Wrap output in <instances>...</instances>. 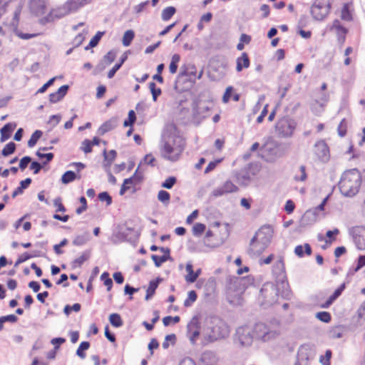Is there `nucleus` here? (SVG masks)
<instances>
[{"label":"nucleus","instance_id":"1","mask_svg":"<svg viewBox=\"0 0 365 365\" xmlns=\"http://www.w3.org/2000/svg\"><path fill=\"white\" fill-rule=\"evenodd\" d=\"M185 140L173 124L165 126L162 134L160 149L162 157L169 161L178 160L185 149Z\"/></svg>","mask_w":365,"mask_h":365},{"label":"nucleus","instance_id":"2","mask_svg":"<svg viewBox=\"0 0 365 365\" xmlns=\"http://www.w3.org/2000/svg\"><path fill=\"white\" fill-rule=\"evenodd\" d=\"M361 180V174L357 169L346 170L342 174L339 182L341 193L345 197L355 196L359 191Z\"/></svg>","mask_w":365,"mask_h":365},{"label":"nucleus","instance_id":"3","mask_svg":"<svg viewBox=\"0 0 365 365\" xmlns=\"http://www.w3.org/2000/svg\"><path fill=\"white\" fill-rule=\"evenodd\" d=\"M91 0H68L61 8L53 10L45 18L46 22L53 21L54 19H60L71 12H75L82 6L88 4Z\"/></svg>","mask_w":365,"mask_h":365},{"label":"nucleus","instance_id":"4","mask_svg":"<svg viewBox=\"0 0 365 365\" xmlns=\"http://www.w3.org/2000/svg\"><path fill=\"white\" fill-rule=\"evenodd\" d=\"M261 155L267 162H274L285 153V148L274 140L267 142L260 150Z\"/></svg>","mask_w":365,"mask_h":365},{"label":"nucleus","instance_id":"5","mask_svg":"<svg viewBox=\"0 0 365 365\" xmlns=\"http://www.w3.org/2000/svg\"><path fill=\"white\" fill-rule=\"evenodd\" d=\"M253 333L257 339L264 342L273 340L279 335L278 329L264 323L256 324L253 328Z\"/></svg>","mask_w":365,"mask_h":365},{"label":"nucleus","instance_id":"6","mask_svg":"<svg viewBox=\"0 0 365 365\" xmlns=\"http://www.w3.org/2000/svg\"><path fill=\"white\" fill-rule=\"evenodd\" d=\"M212 324V326L207 329V337L210 341H216L229 336L230 328L225 322L215 319Z\"/></svg>","mask_w":365,"mask_h":365},{"label":"nucleus","instance_id":"7","mask_svg":"<svg viewBox=\"0 0 365 365\" xmlns=\"http://www.w3.org/2000/svg\"><path fill=\"white\" fill-rule=\"evenodd\" d=\"M297 127L296 121L289 117H283L275 125V130L280 138L292 137Z\"/></svg>","mask_w":365,"mask_h":365},{"label":"nucleus","instance_id":"8","mask_svg":"<svg viewBox=\"0 0 365 365\" xmlns=\"http://www.w3.org/2000/svg\"><path fill=\"white\" fill-rule=\"evenodd\" d=\"M332 0H315L311 6L310 12L317 21L324 20L329 14Z\"/></svg>","mask_w":365,"mask_h":365},{"label":"nucleus","instance_id":"9","mask_svg":"<svg viewBox=\"0 0 365 365\" xmlns=\"http://www.w3.org/2000/svg\"><path fill=\"white\" fill-rule=\"evenodd\" d=\"M237 340L244 346H249L252 344L255 337L253 329L248 326L239 327L236 331Z\"/></svg>","mask_w":365,"mask_h":365},{"label":"nucleus","instance_id":"10","mask_svg":"<svg viewBox=\"0 0 365 365\" xmlns=\"http://www.w3.org/2000/svg\"><path fill=\"white\" fill-rule=\"evenodd\" d=\"M314 356V349L309 345H302L298 350L297 361L295 365H309V362Z\"/></svg>","mask_w":365,"mask_h":365},{"label":"nucleus","instance_id":"11","mask_svg":"<svg viewBox=\"0 0 365 365\" xmlns=\"http://www.w3.org/2000/svg\"><path fill=\"white\" fill-rule=\"evenodd\" d=\"M238 190V187L235 184L227 180L223 184L215 188L211 195L215 197H218L230 193L237 192Z\"/></svg>","mask_w":365,"mask_h":365},{"label":"nucleus","instance_id":"12","mask_svg":"<svg viewBox=\"0 0 365 365\" xmlns=\"http://www.w3.org/2000/svg\"><path fill=\"white\" fill-rule=\"evenodd\" d=\"M200 322L197 317H192L187 326V335L190 342L194 344L200 335Z\"/></svg>","mask_w":365,"mask_h":365},{"label":"nucleus","instance_id":"13","mask_svg":"<svg viewBox=\"0 0 365 365\" xmlns=\"http://www.w3.org/2000/svg\"><path fill=\"white\" fill-rule=\"evenodd\" d=\"M260 293L265 302L268 304H272L277 301V290L273 284L263 285Z\"/></svg>","mask_w":365,"mask_h":365},{"label":"nucleus","instance_id":"14","mask_svg":"<svg viewBox=\"0 0 365 365\" xmlns=\"http://www.w3.org/2000/svg\"><path fill=\"white\" fill-rule=\"evenodd\" d=\"M272 235L273 230L272 227L269 225H264L256 232L253 237L269 246L271 242Z\"/></svg>","mask_w":365,"mask_h":365},{"label":"nucleus","instance_id":"15","mask_svg":"<svg viewBox=\"0 0 365 365\" xmlns=\"http://www.w3.org/2000/svg\"><path fill=\"white\" fill-rule=\"evenodd\" d=\"M354 243L359 250H365V227H356L351 231Z\"/></svg>","mask_w":365,"mask_h":365},{"label":"nucleus","instance_id":"16","mask_svg":"<svg viewBox=\"0 0 365 365\" xmlns=\"http://www.w3.org/2000/svg\"><path fill=\"white\" fill-rule=\"evenodd\" d=\"M267 247L268 246L263 242H261L260 241L255 240V237H252L250 243L248 254L252 257H258L267 248Z\"/></svg>","mask_w":365,"mask_h":365},{"label":"nucleus","instance_id":"17","mask_svg":"<svg viewBox=\"0 0 365 365\" xmlns=\"http://www.w3.org/2000/svg\"><path fill=\"white\" fill-rule=\"evenodd\" d=\"M315 154L322 162H327L329 159V149L324 140H320L315 144Z\"/></svg>","mask_w":365,"mask_h":365},{"label":"nucleus","instance_id":"18","mask_svg":"<svg viewBox=\"0 0 365 365\" xmlns=\"http://www.w3.org/2000/svg\"><path fill=\"white\" fill-rule=\"evenodd\" d=\"M330 30L336 33L339 42L341 44L344 43L347 29L341 25L340 21L334 20Z\"/></svg>","mask_w":365,"mask_h":365},{"label":"nucleus","instance_id":"19","mask_svg":"<svg viewBox=\"0 0 365 365\" xmlns=\"http://www.w3.org/2000/svg\"><path fill=\"white\" fill-rule=\"evenodd\" d=\"M46 0H31V11L36 16L43 15L46 10Z\"/></svg>","mask_w":365,"mask_h":365},{"label":"nucleus","instance_id":"20","mask_svg":"<svg viewBox=\"0 0 365 365\" xmlns=\"http://www.w3.org/2000/svg\"><path fill=\"white\" fill-rule=\"evenodd\" d=\"M203 71L201 70L199 74L197 76V68L193 64H188L185 68H182V70L180 73V76H185L190 77V79L192 78H195L197 79H200L202 76Z\"/></svg>","mask_w":365,"mask_h":365},{"label":"nucleus","instance_id":"21","mask_svg":"<svg viewBox=\"0 0 365 365\" xmlns=\"http://www.w3.org/2000/svg\"><path fill=\"white\" fill-rule=\"evenodd\" d=\"M327 202V198L324 199V200L322 202V203L318 205L317 207H315L313 210L307 211L304 216L302 220H306L307 219L311 220L313 222H315L317 220V215L319 211H323L324 210V206Z\"/></svg>","mask_w":365,"mask_h":365},{"label":"nucleus","instance_id":"22","mask_svg":"<svg viewBox=\"0 0 365 365\" xmlns=\"http://www.w3.org/2000/svg\"><path fill=\"white\" fill-rule=\"evenodd\" d=\"M68 90V86L63 85L61 86L56 92L52 93L49 95V101L51 103H57L61 101L66 94Z\"/></svg>","mask_w":365,"mask_h":365},{"label":"nucleus","instance_id":"23","mask_svg":"<svg viewBox=\"0 0 365 365\" xmlns=\"http://www.w3.org/2000/svg\"><path fill=\"white\" fill-rule=\"evenodd\" d=\"M116 57V51L111 50L108 52L103 57V61L98 65L97 68L102 71L105 68L113 63Z\"/></svg>","mask_w":365,"mask_h":365},{"label":"nucleus","instance_id":"24","mask_svg":"<svg viewBox=\"0 0 365 365\" xmlns=\"http://www.w3.org/2000/svg\"><path fill=\"white\" fill-rule=\"evenodd\" d=\"M345 289V284H341L334 292L329 297L327 302L322 304V308H328L333 304V302L341 294Z\"/></svg>","mask_w":365,"mask_h":365},{"label":"nucleus","instance_id":"25","mask_svg":"<svg viewBox=\"0 0 365 365\" xmlns=\"http://www.w3.org/2000/svg\"><path fill=\"white\" fill-rule=\"evenodd\" d=\"M345 289V284H341L334 292L329 297L327 302L322 304V308H328L333 304V302L341 294Z\"/></svg>","mask_w":365,"mask_h":365},{"label":"nucleus","instance_id":"26","mask_svg":"<svg viewBox=\"0 0 365 365\" xmlns=\"http://www.w3.org/2000/svg\"><path fill=\"white\" fill-rule=\"evenodd\" d=\"M137 172L138 170L135 171V174L131 178L124 180V182L120 190V195H124L125 191L128 190L132 185H135L138 181H139V180L138 179V176L136 175Z\"/></svg>","mask_w":365,"mask_h":365},{"label":"nucleus","instance_id":"27","mask_svg":"<svg viewBox=\"0 0 365 365\" xmlns=\"http://www.w3.org/2000/svg\"><path fill=\"white\" fill-rule=\"evenodd\" d=\"M237 72H240L243 68H247L250 66V61L247 53H242V55L237 58Z\"/></svg>","mask_w":365,"mask_h":365},{"label":"nucleus","instance_id":"28","mask_svg":"<svg viewBox=\"0 0 365 365\" xmlns=\"http://www.w3.org/2000/svg\"><path fill=\"white\" fill-rule=\"evenodd\" d=\"M91 257V250H87L81 253V255L75 259L72 263V268L75 269L80 267L86 261H87Z\"/></svg>","mask_w":365,"mask_h":365},{"label":"nucleus","instance_id":"29","mask_svg":"<svg viewBox=\"0 0 365 365\" xmlns=\"http://www.w3.org/2000/svg\"><path fill=\"white\" fill-rule=\"evenodd\" d=\"M162 279L158 277L155 280H152L149 283V286L146 290L145 300H149L154 295L156 289L158 288L160 282H162Z\"/></svg>","mask_w":365,"mask_h":365},{"label":"nucleus","instance_id":"30","mask_svg":"<svg viewBox=\"0 0 365 365\" xmlns=\"http://www.w3.org/2000/svg\"><path fill=\"white\" fill-rule=\"evenodd\" d=\"M117 125L116 120L115 119H110L107 120L98 130V133L101 135H104L106 133L112 130Z\"/></svg>","mask_w":365,"mask_h":365},{"label":"nucleus","instance_id":"31","mask_svg":"<svg viewBox=\"0 0 365 365\" xmlns=\"http://www.w3.org/2000/svg\"><path fill=\"white\" fill-rule=\"evenodd\" d=\"M15 128H16L15 124H12V123L6 124L1 129V142H4L6 140H8L11 136V133L13 132V130L15 129Z\"/></svg>","mask_w":365,"mask_h":365},{"label":"nucleus","instance_id":"32","mask_svg":"<svg viewBox=\"0 0 365 365\" xmlns=\"http://www.w3.org/2000/svg\"><path fill=\"white\" fill-rule=\"evenodd\" d=\"M90 239H91L90 234H89V232H86L82 235H76L74 237L72 243L75 246L80 247V246H83V245H86L90 240Z\"/></svg>","mask_w":365,"mask_h":365},{"label":"nucleus","instance_id":"33","mask_svg":"<svg viewBox=\"0 0 365 365\" xmlns=\"http://www.w3.org/2000/svg\"><path fill=\"white\" fill-rule=\"evenodd\" d=\"M116 155H117L116 151L114 150H111L108 153H107L106 150L103 151V156H104V161H105L103 163V166L105 167L106 169H109L110 166L114 161V160L116 157Z\"/></svg>","mask_w":365,"mask_h":365},{"label":"nucleus","instance_id":"34","mask_svg":"<svg viewBox=\"0 0 365 365\" xmlns=\"http://www.w3.org/2000/svg\"><path fill=\"white\" fill-rule=\"evenodd\" d=\"M294 253L299 257H302L304 255V253L307 255H311L312 254V248L311 246L306 243L304 245H298L294 249Z\"/></svg>","mask_w":365,"mask_h":365},{"label":"nucleus","instance_id":"35","mask_svg":"<svg viewBox=\"0 0 365 365\" xmlns=\"http://www.w3.org/2000/svg\"><path fill=\"white\" fill-rule=\"evenodd\" d=\"M187 274L185 277V281L188 283H193L197 279V274L193 271L192 264L190 262H187L185 267Z\"/></svg>","mask_w":365,"mask_h":365},{"label":"nucleus","instance_id":"36","mask_svg":"<svg viewBox=\"0 0 365 365\" xmlns=\"http://www.w3.org/2000/svg\"><path fill=\"white\" fill-rule=\"evenodd\" d=\"M236 182L242 185H247L250 181V178L247 173L241 171L235 175Z\"/></svg>","mask_w":365,"mask_h":365},{"label":"nucleus","instance_id":"37","mask_svg":"<svg viewBox=\"0 0 365 365\" xmlns=\"http://www.w3.org/2000/svg\"><path fill=\"white\" fill-rule=\"evenodd\" d=\"M273 274L277 277L284 275V264L282 258L274 262L273 269Z\"/></svg>","mask_w":365,"mask_h":365},{"label":"nucleus","instance_id":"38","mask_svg":"<svg viewBox=\"0 0 365 365\" xmlns=\"http://www.w3.org/2000/svg\"><path fill=\"white\" fill-rule=\"evenodd\" d=\"M307 178L306 167L304 165H300L298 170H297L294 174V180L297 182H304Z\"/></svg>","mask_w":365,"mask_h":365},{"label":"nucleus","instance_id":"39","mask_svg":"<svg viewBox=\"0 0 365 365\" xmlns=\"http://www.w3.org/2000/svg\"><path fill=\"white\" fill-rule=\"evenodd\" d=\"M180 61V56L178 53L174 54L172 56L171 62L169 66V71L172 74H174L177 72L178 63Z\"/></svg>","mask_w":365,"mask_h":365},{"label":"nucleus","instance_id":"40","mask_svg":"<svg viewBox=\"0 0 365 365\" xmlns=\"http://www.w3.org/2000/svg\"><path fill=\"white\" fill-rule=\"evenodd\" d=\"M176 9L173 6H168L165 8L161 14L162 19L165 21H168L175 14Z\"/></svg>","mask_w":365,"mask_h":365},{"label":"nucleus","instance_id":"41","mask_svg":"<svg viewBox=\"0 0 365 365\" xmlns=\"http://www.w3.org/2000/svg\"><path fill=\"white\" fill-rule=\"evenodd\" d=\"M103 35V32L98 31L96 34L91 39L88 45L85 47V49L88 50L90 48H93L96 46L98 44Z\"/></svg>","mask_w":365,"mask_h":365},{"label":"nucleus","instance_id":"42","mask_svg":"<svg viewBox=\"0 0 365 365\" xmlns=\"http://www.w3.org/2000/svg\"><path fill=\"white\" fill-rule=\"evenodd\" d=\"M158 200L165 205H168L170 202V195L165 190H160L158 194Z\"/></svg>","mask_w":365,"mask_h":365},{"label":"nucleus","instance_id":"43","mask_svg":"<svg viewBox=\"0 0 365 365\" xmlns=\"http://www.w3.org/2000/svg\"><path fill=\"white\" fill-rule=\"evenodd\" d=\"M197 295L195 291H190L187 294V297L184 302V306L186 307H191L192 304L197 300Z\"/></svg>","mask_w":365,"mask_h":365},{"label":"nucleus","instance_id":"44","mask_svg":"<svg viewBox=\"0 0 365 365\" xmlns=\"http://www.w3.org/2000/svg\"><path fill=\"white\" fill-rule=\"evenodd\" d=\"M135 36V34L132 30H128L124 33L123 37V44L125 46H128L130 45L133 38Z\"/></svg>","mask_w":365,"mask_h":365},{"label":"nucleus","instance_id":"45","mask_svg":"<svg viewBox=\"0 0 365 365\" xmlns=\"http://www.w3.org/2000/svg\"><path fill=\"white\" fill-rule=\"evenodd\" d=\"M76 178V175L73 171H66L61 177V181L63 184H68Z\"/></svg>","mask_w":365,"mask_h":365},{"label":"nucleus","instance_id":"46","mask_svg":"<svg viewBox=\"0 0 365 365\" xmlns=\"http://www.w3.org/2000/svg\"><path fill=\"white\" fill-rule=\"evenodd\" d=\"M109 321L115 327H120L123 325V321L118 314H111L109 317Z\"/></svg>","mask_w":365,"mask_h":365},{"label":"nucleus","instance_id":"47","mask_svg":"<svg viewBox=\"0 0 365 365\" xmlns=\"http://www.w3.org/2000/svg\"><path fill=\"white\" fill-rule=\"evenodd\" d=\"M90 347V343L88 341H83L80 344L77 351L76 354L81 359H84L86 357V354L84 351L88 349Z\"/></svg>","mask_w":365,"mask_h":365},{"label":"nucleus","instance_id":"48","mask_svg":"<svg viewBox=\"0 0 365 365\" xmlns=\"http://www.w3.org/2000/svg\"><path fill=\"white\" fill-rule=\"evenodd\" d=\"M209 111L210 108L206 105L197 106L195 109V114L200 115L202 118H206Z\"/></svg>","mask_w":365,"mask_h":365},{"label":"nucleus","instance_id":"49","mask_svg":"<svg viewBox=\"0 0 365 365\" xmlns=\"http://www.w3.org/2000/svg\"><path fill=\"white\" fill-rule=\"evenodd\" d=\"M41 135H42V132L41 130H36L32 134L30 139L29 140L28 146L29 148L34 147L36 144L38 139L41 137Z\"/></svg>","mask_w":365,"mask_h":365},{"label":"nucleus","instance_id":"50","mask_svg":"<svg viewBox=\"0 0 365 365\" xmlns=\"http://www.w3.org/2000/svg\"><path fill=\"white\" fill-rule=\"evenodd\" d=\"M206 229V226L202 223H195L192 227V234L195 236H200Z\"/></svg>","mask_w":365,"mask_h":365},{"label":"nucleus","instance_id":"51","mask_svg":"<svg viewBox=\"0 0 365 365\" xmlns=\"http://www.w3.org/2000/svg\"><path fill=\"white\" fill-rule=\"evenodd\" d=\"M16 149V144L13 142H10L8 144L5 145V147L3 148L1 151V154L4 156H9V155L12 154Z\"/></svg>","mask_w":365,"mask_h":365},{"label":"nucleus","instance_id":"52","mask_svg":"<svg viewBox=\"0 0 365 365\" xmlns=\"http://www.w3.org/2000/svg\"><path fill=\"white\" fill-rule=\"evenodd\" d=\"M149 88L153 96L154 101H157L158 97L161 94V89L156 87V84L154 82L149 83Z\"/></svg>","mask_w":365,"mask_h":365},{"label":"nucleus","instance_id":"53","mask_svg":"<svg viewBox=\"0 0 365 365\" xmlns=\"http://www.w3.org/2000/svg\"><path fill=\"white\" fill-rule=\"evenodd\" d=\"M341 18L345 21H350L351 19V14L348 4H345L343 6L341 11Z\"/></svg>","mask_w":365,"mask_h":365},{"label":"nucleus","instance_id":"54","mask_svg":"<svg viewBox=\"0 0 365 365\" xmlns=\"http://www.w3.org/2000/svg\"><path fill=\"white\" fill-rule=\"evenodd\" d=\"M136 120V115L134 110H131L128 112V118L123 123L125 127L131 126Z\"/></svg>","mask_w":365,"mask_h":365},{"label":"nucleus","instance_id":"55","mask_svg":"<svg viewBox=\"0 0 365 365\" xmlns=\"http://www.w3.org/2000/svg\"><path fill=\"white\" fill-rule=\"evenodd\" d=\"M39 256L38 254L37 253H34V255H29L28 253H24L23 255H21L17 259V261L15 263V266H18L19 264L26 262V260H28L29 259L31 258V257H38Z\"/></svg>","mask_w":365,"mask_h":365},{"label":"nucleus","instance_id":"56","mask_svg":"<svg viewBox=\"0 0 365 365\" xmlns=\"http://www.w3.org/2000/svg\"><path fill=\"white\" fill-rule=\"evenodd\" d=\"M81 306L78 303H76V304H73L72 306L66 305L64 307L63 312H64L65 314L69 315L71 314V311H74L76 312H79L81 309Z\"/></svg>","mask_w":365,"mask_h":365},{"label":"nucleus","instance_id":"57","mask_svg":"<svg viewBox=\"0 0 365 365\" xmlns=\"http://www.w3.org/2000/svg\"><path fill=\"white\" fill-rule=\"evenodd\" d=\"M316 317L323 322L328 323L331 321V314L327 312H320L317 313Z\"/></svg>","mask_w":365,"mask_h":365},{"label":"nucleus","instance_id":"58","mask_svg":"<svg viewBox=\"0 0 365 365\" xmlns=\"http://www.w3.org/2000/svg\"><path fill=\"white\" fill-rule=\"evenodd\" d=\"M151 258L153 260L154 263H155V265L157 267H159L161 266V264L166 262L167 259H168V257H166L165 255H163V256H161V257H159L158 255H153L151 256Z\"/></svg>","mask_w":365,"mask_h":365},{"label":"nucleus","instance_id":"59","mask_svg":"<svg viewBox=\"0 0 365 365\" xmlns=\"http://www.w3.org/2000/svg\"><path fill=\"white\" fill-rule=\"evenodd\" d=\"M81 148V150L85 153H91L92 152V143H91V141L88 140V139L84 140L82 142Z\"/></svg>","mask_w":365,"mask_h":365},{"label":"nucleus","instance_id":"60","mask_svg":"<svg viewBox=\"0 0 365 365\" xmlns=\"http://www.w3.org/2000/svg\"><path fill=\"white\" fill-rule=\"evenodd\" d=\"M176 182V178L175 177H169L163 183L162 187L171 189Z\"/></svg>","mask_w":365,"mask_h":365},{"label":"nucleus","instance_id":"61","mask_svg":"<svg viewBox=\"0 0 365 365\" xmlns=\"http://www.w3.org/2000/svg\"><path fill=\"white\" fill-rule=\"evenodd\" d=\"M233 87L228 86L222 96V102L227 103L229 102L230 98L232 96Z\"/></svg>","mask_w":365,"mask_h":365},{"label":"nucleus","instance_id":"62","mask_svg":"<svg viewBox=\"0 0 365 365\" xmlns=\"http://www.w3.org/2000/svg\"><path fill=\"white\" fill-rule=\"evenodd\" d=\"M331 357V350H327L324 356L320 357V362L322 365H330V359Z\"/></svg>","mask_w":365,"mask_h":365},{"label":"nucleus","instance_id":"63","mask_svg":"<svg viewBox=\"0 0 365 365\" xmlns=\"http://www.w3.org/2000/svg\"><path fill=\"white\" fill-rule=\"evenodd\" d=\"M338 133L341 137H344L346 133V122L343 119L338 126Z\"/></svg>","mask_w":365,"mask_h":365},{"label":"nucleus","instance_id":"64","mask_svg":"<svg viewBox=\"0 0 365 365\" xmlns=\"http://www.w3.org/2000/svg\"><path fill=\"white\" fill-rule=\"evenodd\" d=\"M98 199L102 202L106 201L107 205H108L112 203V198L107 192H103L99 193Z\"/></svg>","mask_w":365,"mask_h":365}]
</instances>
